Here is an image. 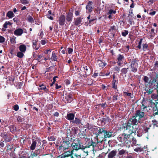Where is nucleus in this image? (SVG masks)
Returning a JSON list of instances; mask_svg holds the SVG:
<instances>
[{
    "mask_svg": "<svg viewBox=\"0 0 158 158\" xmlns=\"http://www.w3.org/2000/svg\"><path fill=\"white\" fill-rule=\"evenodd\" d=\"M72 138L68 137L62 138L59 144H56V147L60 152H63L71 148Z\"/></svg>",
    "mask_w": 158,
    "mask_h": 158,
    "instance_id": "1",
    "label": "nucleus"
},
{
    "mask_svg": "<svg viewBox=\"0 0 158 158\" xmlns=\"http://www.w3.org/2000/svg\"><path fill=\"white\" fill-rule=\"evenodd\" d=\"M71 147L72 148L71 150L73 152L74 150L77 151L80 149L84 150L86 148V147H84L79 138H76L72 140Z\"/></svg>",
    "mask_w": 158,
    "mask_h": 158,
    "instance_id": "2",
    "label": "nucleus"
},
{
    "mask_svg": "<svg viewBox=\"0 0 158 158\" xmlns=\"http://www.w3.org/2000/svg\"><path fill=\"white\" fill-rule=\"evenodd\" d=\"M99 129L96 132V138H98L99 142H102L104 140V133L105 128L104 127H98Z\"/></svg>",
    "mask_w": 158,
    "mask_h": 158,
    "instance_id": "3",
    "label": "nucleus"
},
{
    "mask_svg": "<svg viewBox=\"0 0 158 158\" xmlns=\"http://www.w3.org/2000/svg\"><path fill=\"white\" fill-rule=\"evenodd\" d=\"M130 137L127 135L125 133L120 134L118 137V139L119 142H121L122 144L127 143L128 141H131L129 138Z\"/></svg>",
    "mask_w": 158,
    "mask_h": 158,
    "instance_id": "4",
    "label": "nucleus"
},
{
    "mask_svg": "<svg viewBox=\"0 0 158 158\" xmlns=\"http://www.w3.org/2000/svg\"><path fill=\"white\" fill-rule=\"evenodd\" d=\"M142 106H144L143 109L147 107H151L152 109H157L156 104L154 102L148 101H146L144 100H143Z\"/></svg>",
    "mask_w": 158,
    "mask_h": 158,
    "instance_id": "5",
    "label": "nucleus"
},
{
    "mask_svg": "<svg viewBox=\"0 0 158 158\" xmlns=\"http://www.w3.org/2000/svg\"><path fill=\"white\" fill-rule=\"evenodd\" d=\"M0 136L2 137L6 143L10 142L12 139L13 135L10 133L4 132L0 134Z\"/></svg>",
    "mask_w": 158,
    "mask_h": 158,
    "instance_id": "6",
    "label": "nucleus"
},
{
    "mask_svg": "<svg viewBox=\"0 0 158 158\" xmlns=\"http://www.w3.org/2000/svg\"><path fill=\"white\" fill-rule=\"evenodd\" d=\"M139 61L136 58L132 59L131 63V71L135 73L137 71L138 68V62Z\"/></svg>",
    "mask_w": 158,
    "mask_h": 158,
    "instance_id": "7",
    "label": "nucleus"
},
{
    "mask_svg": "<svg viewBox=\"0 0 158 158\" xmlns=\"http://www.w3.org/2000/svg\"><path fill=\"white\" fill-rule=\"evenodd\" d=\"M124 132L127 135H128L129 137L133 133L131 125L130 122H128L125 126L124 127Z\"/></svg>",
    "mask_w": 158,
    "mask_h": 158,
    "instance_id": "8",
    "label": "nucleus"
},
{
    "mask_svg": "<svg viewBox=\"0 0 158 158\" xmlns=\"http://www.w3.org/2000/svg\"><path fill=\"white\" fill-rule=\"evenodd\" d=\"M32 143L30 146V148L31 150L32 151L34 150L35 148L37 143V141L38 143L39 146L41 144V139L37 137H35L34 139H32Z\"/></svg>",
    "mask_w": 158,
    "mask_h": 158,
    "instance_id": "9",
    "label": "nucleus"
},
{
    "mask_svg": "<svg viewBox=\"0 0 158 158\" xmlns=\"http://www.w3.org/2000/svg\"><path fill=\"white\" fill-rule=\"evenodd\" d=\"M63 153L60 156L61 158H72V154H73V152L71 150H66L65 151H63Z\"/></svg>",
    "mask_w": 158,
    "mask_h": 158,
    "instance_id": "10",
    "label": "nucleus"
},
{
    "mask_svg": "<svg viewBox=\"0 0 158 158\" xmlns=\"http://www.w3.org/2000/svg\"><path fill=\"white\" fill-rule=\"evenodd\" d=\"M42 149L40 148L36 149L34 152H32L31 154V158H33L34 157H36L38 155H40L42 153Z\"/></svg>",
    "mask_w": 158,
    "mask_h": 158,
    "instance_id": "11",
    "label": "nucleus"
},
{
    "mask_svg": "<svg viewBox=\"0 0 158 158\" xmlns=\"http://www.w3.org/2000/svg\"><path fill=\"white\" fill-rule=\"evenodd\" d=\"M104 140L107 138H109L114 136L113 131L111 130L109 131L106 130L104 133Z\"/></svg>",
    "mask_w": 158,
    "mask_h": 158,
    "instance_id": "12",
    "label": "nucleus"
},
{
    "mask_svg": "<svg viewBox=\"0 0 158 158\" xmlns=\"http://www.w3.org/2000/svg\"><path fill=\"white\" fill-rule=\"evenodd\" d=\"M64 100L65 101V102L70 103L73 100V98L71 94H67L63 98Z\"/></svg>",
    "mask_w": 158,
    "mask_h": 158,
    "instance_id": "13",
    "label": "nucleus"
},
{
    "mask_svg": "<svg viewBox=\"0 0 158 158\" xmlns=\"http://www.w3.org/2000/svg\"><path fill=\"white\" fill-rule=\"evenodd\" d=\"M124 60V56L122 55L119 54L118 55L117 58V63L118 64L119 66H121Z\"/></svg>",
    "mask_w": 158,
    "mask_h": 158,
    "instance_id": "14",
    "label": "nucleus"
},
{
    "mask_svg": "<svg viewBox=\"0 0 158 158\" xmlns=\"http://www.w3.org/2000/svg\"><path fill=\"white\" fill-rule=\"evenodd\" d=\"M144 115V112L143 111H140L139 110L136 111L135 114V117L137 118L138 119H140Z\"/></svg>",
    "mask_w": 158,
    "mask_h": 158,
    "instance_id": "15",
    "label": "nucleus"
},
{
    "mask_svg": "<svg viewBox=\"0 0 158 158\" xmlns=\"http://www.w3.org/2000/svg\"><path fill=\"white\" fill-rule=\"evenodd\" d=\"M93 3L92 1H89L86 6V9L89 13H91L93 11V7L92 6Z\"/></svg>",
    "mask_w": 158,
    "mask_h": 158,
    "instance_id": "16",
    "label": "nucleus"
},
{
    "mask_svg": "<svg viewBox=\"0 0 158 158\" xmlns=\"http://www.w3.org/2000/svg\"><path fill=\"white\" fill-rule=\"evenodd\" d=\"M136 118L135 117L133 116L131 118H130L129 119V121L128 122H130L131 123V125H137L138 123V121L137 120Z\"/></svg>",
    "mask_w": 158,
    "mask_h": 158,
    "instance_id": "17",
    "label": "nucleus"
},
{
    "mask_svg": "<svg viewBox=\"0 0 158 158\" xmlns=\"http://www.w3.org/2000/svg\"><path fill=\"white\" fill-rule=\"evenodd\" d=\"M65 22V16L62 15L59 17V23L60 25L63 26L64 25Z\"/></svg>",
    "mask_w": 158,
    "mask_h": 158,
    "instance_id": "18",
    "label": "nucleus"
},
{
    "mask_svg": "<svg viewBox=\"0 0 158 158\" xmlns=\"http://www.w3.org/2000/svg\"><path fill=\"white\" fill-rule=\"evenodd\" d=\"M23 33V31L22 29L19 28L16 29L14 32V34L18 36H21Z\"/></svg>",
    "mask_w": 158,
    "mask_h": 158,
    "instance_id": "19",
    "label": "nucleus"
},
{
    "mask_svg": "<svg viewBox=\"0 0 158 158\" xmlns=\"http://www.w3.org/2000/svg\"><path fill=\"white\" fill-rule=\"evenodd\" d=\"M57 54L54 52H52L51 56L50 57V60L55 61H57Z\"/></svg>",
    "mask_w": 158,
    "mask_h": 158,
    "instance_id": "20",
    "label": "nucleus"
},
{
    "mask_svg": "<svg viewBox=\"0 0 158 158\" xmlns=\"http://www.w3.org/2000/svg\"><path fill=\"white\" fill-rule=\"evenodd\" d=\"M117 152L116 150H113L108 153V158H113L117 154Z\"/></svg>",
    "mask_w": 158,
    "mask_h": 158,
    "instance_id": "21",
    "label": "nucleus"
},
{
    "mask_svg": "<svg viewBox=\"0 0 158 158\" xmlns=\"http://www.w3.org/2000/svg\"><path fill=\"white\" fill-rule=\"evenodd\" d=\"M9 129L10 132L13 134L15 133V131H17V128L15 125H12L8 127Z\"/></svg>",
    "mask_w": 158,
    "mask_h": 158,
    "instance_id": "22",
    "label": "nucleus"
},
{
    "mask_svg": "<svg viewBox=\"0 0 158 158\" xmlns=\"http://www.w3.org/2000/svg\"><path fill=\"white\" fill-rule=\"evenodd\" d=\"M37 41L33 40L32 41V47L33 49L37 50L40 48V46L37 44Z\"/></svg>",
    "mask_w": 158,
    "mask_h": 158,
    "instance_id": "23",
    "label": "nucleus"
},
{
    "mask_svg": "<svg viewBox=\"0 0 158 158\" xmlns=\"http://www.w3.org/2000/svg\"><path fill=\"white\" fill-rule=\"evenodd\" d=\"M24 118V116H17V121L19 123H23L24 122V121L25 120Z\"/></svg>",
    "mask_w": 158,
    "mask_h": 158,
    "instance_id": "24",
    "label": "nucleus"
},
{
    "mask_svg": "<svg viewBox=\"0 0 158 158\" xmlns=\"http://www.w3.org/2000/svg\"><path fill=\"white\" fill-rule=\"evenodd\" d=\"M82 19L81 18H77L75 19L74 24L76 26H78L82 24Z\"/></svg>",
    "mask_w": 158,
    "mask_h": 158,
    "instance_id": "25",
    "label": "nucleus"
},
{
    "mask_svg": "<svg viewBox=\"0 0 158 158\" xmlns=\"http://www.w3.org/2000/svg\"><path fill=\"white\" fill-rule=\"evenodd\" d=\"M74 117L75 115L74 114L69 113L67 114L66 118L69 120H71L74 119Z\"/></svg>",
    "mask_w": 158,
    "mask_h": 158,
    "instance_id": "26",
    "label": "nucleus"
},
{
    "mask_svg": "<svg viewBox=\"0 0 158 158\" xmlns=\"http://www.w3.org/2000/svg\"><path fill=\"white\" fill-rule=\"evenodd\" d=\"M73 13L71 12H69L66 16V20L68 22L71 21L73 19Z\"/></svg>",
    "mask_w": 158,
    "mask_h": 158,
    "instance_id": "27",
    "label": "nucleus"
},
{
    "mask_svg": "<svg viewBox=\"0 0 158 158\" xmlns=\"http://www.w3.org/2000/svg\"><path fill=\"white\" fill-rule=\"evenodd\" d=\"M19 49L20 52L25 53L26 50V47L24 44L21 45L19 46Z\"/></svg>",
    "mask_w": 158,
    "mask_h": 158,
    "instance_id": "28",
    "label": "nucleus"
},
{
    "mask_svg": "<svg viewBox=\"0 0 158 158\" xmlns=\"http://www.w3.org/2000/svg\"><path fill=\"white\" fill-rule=\"evenodd\" d=\"M95 139L96 140H95V142H94L92 140L91 141L92 146L93 148L95 147L98 143H102L99 142L98 141L99 140V139H98V138H95Z\"/></svg>",
    "mask_w": 158,
    "mask_h": 158,
    "instance_id": "29",
    "label": "nucleus"
},
{
    "mask_svg": "<svg viewBox=\"0 0 158 158\" xmlns=\"http://www.w3.org/2000/svg\"><path fill=\"white\" fill-rule=\"evenodd\" d=\"M6 15L9 18H12L15 16L13 12L11 11H8L6 14Z\"/></svg>",
    "mask_w": 158,
    "mask_h": 158,
    "instance_id": "30",
    "label": "nucleus"
},
{
    "mask_svg": "<svg viewBox=\"0 0 158 158\" xmlns=\"http://www.w3.org/2000/svg\"><path fill=\"white\" fill-rule=\"evenodd\" d=\"M144 134V131L143 129H139L137 132V134L138 136L140 137Z\"/></svg>",
    "mask_w": 158,
    "mask_h": 158,
    "instance_id": "31",
    "label": "nucleus"
},
{
    "mask_svg": "<svg viewBox=\"0 0 158 158\" xmlns=\"http://www.w3.org/2000/svg\"><path fill=\"white\" fill-rule=\"evenodd\" d=\"M7 81H9V83L10 85H12L13 84V81L15 80V78L13 77L9 76L7 77Z\"/></svg>",
    "mask_w": 158,
    "mask_h": 158,
    "instance_id": "32",
    "label": "nucleus"
},
{
    "mask_svg": "<svg viewBox=\"0 0 158 158\" xmlns=\"http://www.w3.org/2000/svg\"><path fill=\"white\" fill-rule=\"evenodd\" d=\"M146 91L145 93H147L148 94H151L153 91L152 88H146L145 89Z\"/></svg>",
    "mask_w": 158,
    "mask_h": 158,
    "instance_id": "33",
    "label": "nucleus"
},
{
    "mask_svg": "<svg viewBox=\"0 0 158 158\" xmlns=\"http://www.w3.org/2000/svg\"><path fill=\"white\" fill-rule=\"evenodd\" d=\"M98 64L100 67L103 68L104 67L106 64V63L103 62L101 60H98Z\"/></svg>",
    "mask_w": 158,
    "mask_h": 158,
    "instance_id": "34",
    "label": "nucleus"
},
{
    "mask_svg": "<svg viewBox=\"0 0 158 158\" xmlns=\"http://www.w3.org/2000/svg\"><path fill=\"white\" fill-rule=\"evenodd\" d=\"M24 53L22 52H17L16 56L19 58H22L24 56Z\"/></svg>",
    "mask_w": 158,
    "mask_h": 158,
    "instance_id": "35",
    "label": "nucleus"
},
{
    "mask_svg": "<svg viewBox=\"0 0 158 158\" xmlns=\"http://www.w3.org/2000/svg\"><path fill=\"white\" fill-rule=\"evenodd\" d=\"M13 146L12 145L7 144V145L6 147V151L7 152H8L9 151H12L13 149Z\"/></svg>",
    "mask_w": 158,
    "mask_h": 158,
    "instance_id": "36",
    "label": "nucleus"
},
{
    "mask_svg": "<svg viewBox=\"0 0 158 158\" xmlns=\"http://www.w3.org/2000/svg\"><path fill=\"white\" fill-rule=\"evenodd\" d=\"M132 126L131 127L133 133H135L138 129V126L137 125H132Z\"/></svg>",
    "mask_w": 158,
    "mask_h": 158,
    "instance_id": "37",
    "label": "nucleus"
},
{
    "mask_svg": "<svg viewBox=\"0 0 158 158\" xmlns=\"http://www.w3.org/2000/svg\"><path fill=\"white\" fill-rule=\"evenodd\" d=\"M127 151L126 150L122 149L120 150L119 151L118 153V156H121L124 154L125 153L127 152Z\"/></svg>",
    "mask_w": 158,
    "mask_h": 158,
    "instance_id": "38",
    "label": "nucleus"
},
{
    "mask_svg": "<svg viewBox=\"0 0 158 158\" xmlns=\"http://www.w3.org/2000/svg\"><path fill=\"white\" fill-rule=\"evenodd\" d=\"M73 123L79 125L81 123V120L79 118L76 117L75 120L73 121Z\"/></svg>",
    "mask_w": 158,
    "mask_h": 158,
    "instance_id": "39",
    "label": "nucleus"
},
{
    "mask_svg": "<svg viewBox=\"0 0 158 158\" xmlns=\"http://www.w3.org/2000/svg\"><path fill=\"white\" fill-rule=\"evenodd\" d=\"M117 82L116 81L115 79H113L112 83L113 88L114 89H116L117 88Z\"/></svg>",
    "mask_w": 158,
    "mask_h": 158,
    "instance_id": "40",
    "label": "nucleus"
},
{
    "mask_svg": "<svg viewBox=\"0 0 158 158\" xmlns=\"http://www.w3.org/2000/svg\"><path fill=\"white\" fill-rule=\"evenodd\" d=\"M48 140L50 141L56 140V137L54 135H52L50 137H48Z\"/></svg>",
    "mask_w": 158,
    "mask_h": 158,
    "instance_id": "41",
    "label": "nucleus"
},
{
    "mask_svg": "<svg viewBox=\"0 0 158 158\" xmlns=\"http://www.w3.org/2000/svg\"><path fill=\"white\" fill-rule=\"evenodd\" d=\"M150 128L146 126L143 127V131H144V134L147 133L148 134V131Z\"/></svg>",
    "mask_w": 158,
    "mask_h": 158,
    "instance_id": "42",
    "label": "nucleus"
},
{
    "mask_svg": "<svg viewBox=\"0 0 158 158\" xmlns=\"http://www.w3.org/2000/svg\"><path fill=\"white\" fill-rule=\"evenodd\" d=\"M27 20L29 22L31 23H32L34 22V20L33 18L31 16H29L27 18Z\"/></svg>",
    "mask_w": 158,
    "mask_h": 158,
    "instance_id": "43",
    "label": "nucleus"
},
{
    "mask_svg": "<svg viewBox=\"0 0 158 158\" xmlns=\"http://www.w3.org/2000/svg\"><path fill=\"white\" fill-rule=\"evenodd\" d=\"M116 11L115 10H114L112 9L110 10L107 13V14H115L116 13Z\"/></svg>",
    "mask_w": 158,
    "mask_h": 158,
    "instance_id": "44",
    "label": "nucleus"
},
{
    "mask_svg": "<svg viewBox=\"0 0 158 158\" xmlns=\"http://www.w3.org/2000/svg\"><path fill=\"white\" fill-rule=\"evenodd\" d=\"M143 80L146 83H149V78L146 76H144L143 77Z\"/></svg>",
    "mask_w": 158,
    "mask_h": 158,
    "instance_id": "45",
    "label": "nucleus"
},
{
    "mask_svg": "<svg viewBox=\"0 0 158 158\" xmlns=\"http://www.w3.org/2000/svg\"><path fill=\"white\" fill-rule=\"evenodd\" d=\"M11 23L10 22H6L4 23V24L3 25V27L5 28H7V26L8 25H11Z\"/></svg>",
    "mask_w": 158,
    "mask_h": 158,
    "instance_id": "46",
    "label": "nucleus"
},
{
    "mask_svg": "<svg viewBox=\"0 0 158 158\" xmlns=\"http://www.w3.org/2000/svg\"><path fill=\"white\" fill-rule=\"evenodd\" d=\"M39 86L40 87V88L39 89V90H44V89H45V88L46 87V86L44 85L43 84H40L39 85Z\"/></svg>",
    "mask_w": 158,
    "mask_h": 158,
    "instance_id": "47",
    "label": "nucleus"
},
{
    "mask_svg": "<svg viewBox=\"0 0 158 158\" xmlns=\"http://www.w3.org/2000/svg\"><path fill=\"white\" fill-rule=\"evenodd\" d=\"M128 32L127 30H124V31L122 33V35L124 37H125L128 34Z\"/></svg>",
    "mask_w": 158,
    "mask_h": 158,
    "instance_id": "48",
    "label": "nucleus"
},
{
    "mask_svg": "<svg viewBox=\"0 0 158 158\" xmlns=\"http://www.w3.org/2000/svg\"><path fill=\"white\" fill-rule=\"evenodd\" d=\"M128 69V68L127 69L126 68H124L122 69L121 70L122 73L124 74H126L127 72V69Z\"/></svg>",
    "mask_w": 158,
    "mask_h": 158,
    "instance_id": "49",
    "label": "nucleus"
},
{
    "mask_svg": "<svg viewBox=\"0 0 158 158\" xmlns=\"http://www.w3.org/2000/svg\"><path fill=\"white\" fill-rule=\"evenodd\" d=\"M158 119H154L152 120V122L153 123V124L154 125L156 126L157 127V123L158 122Z\"/></svg>",
    "mask_w": 158,
    "mask_h": 158,
    "instance_id": "50",
    "label": "nucleus"
},
{
    "mask_svg": "<svg viewBox=\"0 0 158 158\" xmlns=\"http://www.w3.org/2000/svg\"><path fill=\"white\" fill-rule=\"evenodd\" d=\"M20 2L21 3L24 5L28 4L29 3V2L27 0H21Z\"/></svg>",
    "mask_w": 158,
    "mask_h": 158,
    "instance_id": "51",
    "label": "nucleus"
},
{
    "mask_svg": "<svg viewBox=\"0 0 158 158\" xmlns=\"http://www.w3.org/2000/svg\"><path fill=\"white\" fill-rule=\"evenodd\" d=\"M5 41V38L2 36H0V43H4Z\"/></svg>",
    "mask_w": 158,
    "mask_h": 158,
    "instance_id": "52",
    "label": "nucleus"
},
{
    "mask_svg": "<svg viewBox=\"0 0 158 158\" xmlns=\"http://www.w3.org/2000/svg\"><path fill=\"white\" fill-rule=\"evenodd\" d=\"M15 39L16 37H13L10 39V41L12 44L15 43Z\"/></svg>",
    "mask_w": 158,
    "mask_h": 158,
    "instance_id": "53",
    "label": "nucleus"
},
{
    "mask_svg": "<svg viewBox=\"0 0 158 158\" xmlns=\"http://www.w3.org/2000/svg\"><path fill=\"white\" fill-rule=\"evenodd\" d=\"M156 110H157V111L156 112H155V113H154L153 114V116H154V118H156L157 115H158V109H156L155 111H156Z\"/></svg>",
    "mask_w": 158,
    "mask_h": 158,
    "instance_id": "54",
    "label": "nucleus"
},
{
    "mask_svg": "<svg viewBox=\"0 0 158 158\" xmlns=\"http://www.w3.org/2000/svg\"><path fill=\"white\" fill-rule=\"evenodd\" d=\"M151 98L153 99H158V96L153 94L152 95Z\"/></svg>",
    "mask_w": 158,
    "mask_h": 158,
    "instance_id": "55",
    "label": "nucleus"
},
{
    "mask_svg": "<svg viewBox=\"0 0 158 158\" xmlns=\"http://www.w3.org/2000/svg\"><path fill=\"white\" fill-rule=\"evenodd\" d=\"M156 82V79L154 78L151 81H150L149 82V83L151 85H153L154 83H155Z\"/></svg>",
    "mask_w": 158,
    "mask_h": 158,
    "instance_id": "56",
    "label": "nucleus"
},
{
    "mask_svg": "<svg viewBox=\"0 0 158 158\" xmlns=\"http://www.w3.org/2000/svg\"><path fill=\"white\" fill-rule=\"evenodd\" d=\"M157 0H149L148 3L150 5H151L155 2L157 1Z\"/></svg>",
    "mask_w": 158,
    "mask_h": 158,
    "instance_id": "57",
    "label": "nucleus"
},
{
    "mask_svg": "<svg viewBox=\"0 0 158 158\" xmlns=\"http://www.w3.org/2000/svg\"><path fill=\"white\" fill-rule=\"evenodd\" d=\"M147 46L146 44H144L143 45V49L144 51L146 50Z\"/></svg>",
    "mask_w": 158,
    "mask_h": 158,
    "instance_id": "58",
    "label": "nucleus"
},
{
    "mask_svg": "<svg viewBox=\"0 0 158 158\" xmlns=\"http://www.w3.org/2000/svg\"><path fill=\"white\" fill-rule=\"evenodd\" d=\"M73 52V49L72 48H68V52L69 54H71Z\"/></svg>",
    "mask_w": 158,
    "mask_h": 158,
    "instance_id": "59",
    "label": "nucleus"
},
{
    "mask_svg": "<svg viewBox=\"0 0 158 158\" xmlns=\"http://www.w3.org/2000/svg\"><path fill=\"white\" fill-rule=\"evenodd\" d=\"M91 146H92V143L91 141L90 142H89L87 145L86 146H84V147H85L86 148H89Z\"/></svg>",
    "mask_w": 158,
    "mask_h": 158,
    "instance_id": "60",
    "label": "nucleus"
},
{
    "mask_svg": "<svg viewBox=\"0 0 158 158\" xmlns=\"http://www.w3.org/2000/svg\"><path fill=\"white\" fill-rule=\"evenodd\" d=\"M42 56L41 55H39L38 56V58L36 59L37 60L38 62H40V59L42 58Z\"/></svg>",
    "mask_w": 158,
    "mask_h": 158,
    "instance_id": "61",
    "label": "nucleus"
},
{
    "mask_svg": "<svg viewBox=\"0 0 158 158\" xmlns=\"http://www.w3.org/2000/svg\"><path fill=\"white\" fill-rule=\"evenodd\" d=\"M106 105L105 103H103V104H100L99 105V107L98 108H105V106Z\"/></svg>",
    "mask_w": 158,
    "mask_h": 158,
    "instance_id": "62",
    "label": "nucleus"
},
{
    "mask_svg": "<svg viewBox=\"0 0 158 158\" xmlns=\"http://www.w3.org/2000/svg\"><path fill=\"white\" fill-rule=\"evenodd\" d=\"M51 52V50H50V49H48V50H47L46 51V52H45V53L46 54H48V56H49V54Z\"/></svg>",
    "mask_w": 158,
    "mask_h": 158,
    "instance_id": "63",
    "label": "nucleus"
},
{
    "mask_svg": "<svg viewBox=\"0 0 158 158\" xmlns=\"http://www.w3.org/2000/svg\"><path fill=\"white\" fill-rule=\"evenodd\" d=\"M47 143V142L46 141V140H43V141H42V143H43V144H42V147H40V148H42V146H43L44 145H45Z\"/></svg>",
    "mask_w": 158,
    "mask_h": 158,
    "instance_id": "64",
    "label": "nucleus"
}]
</instances>
